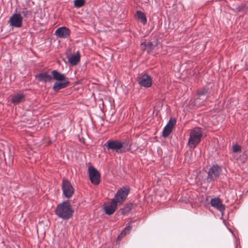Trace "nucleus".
I'll use <instances>...</instances> for the list:
<instances>
[{
    "instance_id": "27",
    "label": "nucleus",
    "mask_w": 248,
    "mask_h": 248,
    "mask_svg": "<svg viewBox=\"0 0 248 248\" xmlns=\"http://www.w3.org/2000/svg\"><path fill=\"white\" fill-rule=\"evenodd\" d=\"M207 92L208 90L207 89H202V90L198 91V95L199 97H201L202 96L206 95Z\"/></svg>"
},
{
    "instance_id": "16",
    "label": "nucleus",
    "mask_w": 248,
    "mask_h": 248,
    "mask_svg": "<svg viewBox=\"0 0 248 248\" xmlns=\"http://www.w3.org/2000/svg\"><path fill=\"white\" fill-rule=\"evenodd\" d=\"M52 78L57 80V81H63L65 80H68L67 78H65V75L61 73L56 70H54L51 72Z\"/></svg>"
},
{
    "instance_id": "6",
    "label": "nucleus",
    "mask_w": 248,
    "mask_h": 248,
    "mask_svg": "<svg viewBox=\"0 0 248 248\" xmlns=\"http://www.w3.org/2000/svg\"><path fill=\"white\" fill-rule=\"evenodd\" d=\"M137 81L138 84L142 87L145 88L150 87L153 83L151 77L146 74H140L137 77Z\"/></svg>"
},
{
    "instance_id": "25",
    "label": "nucleus",
    "mask_w": 248,
    "mask_h": 248,
    "mask_svg": "<svg viewBox=\"0 0 248 248\" xmlns=\"http://www.w3.org/2000/svg\"><path fill=\"white\" fill-rule=\"evenodd\" d=\"M85 3L84 0H75L74 4L75 7L80 8L84 5Z\"/></svg>"
},
{
    "instance_id": "17",
    "label": "nucleus",
    "mask_w": 248,
    "mask_h": 248,
    "mask_svg": "<svg viewBox=\"0 0 248 248\" xmlns=\"http://www.w3.org/2000/svg\"><path fill=\"white\" fill-rule=\"evenodd\" d=\"M24 95L23 93H17L12 98V102L14 104H18L23 99Z\"/></svg>"
},
{
    "instance_id": "15",
    "label": "nucleus",
    "mask_w": 248,
    "mask_h": 248,
    "mask_svg": "<svg viewBox=\"0 0 248 248\" xmlns=\"http://www.w3.org/2000/svg\"><path fill=\"white\" fill-rule=\"evenodd\" d=\"M80 54L79 51H77L76 53L67 56L68 62L72 65H77L80 61Z\"/></svg>"
},
{
    "instance_id": "14",
    "label": "nucleus",
    "mask_w": 248,
    "mask_h": 248,
    "mask_svg": "<svg viewBox=\"0 0 248 248\" xmlns=\"http://www.w3.org/2000/svg\"><path fill=\"white\" fill-rule=\"evenodd\" d=\"M69 84L68 80L63 81H56L54 83L53 86V90L57 92L60 90L65 88Z\"/></svg>"
},
{
    "instance_id": "11",
    "label": "nucleus",
    "mask_w": 248,
    "mask_h": 248,
    "mask_svg": "<svg viewBox=\"0 0 248 248\" xmlns=\"http://www.w3.org/2000/svg\"><path fill=\"white\" fill-rule=\"evenodd\" d=\"M210 204L212 206L219 210L221 213H223L225 209V207L222 204V202L218 198H214L212 199L210 202Z\"/></svg>"
},
{
    "instance_id": "23",
    "label": "nucleus",
    "mask_w": 248,
    "mask_h": 248,
    "mask_svg": "<svg viewBox=\"0 0 248 248\" xmlns=\"http://www.w3.org/2000/svg\"><path fill=\"white\" fill-rule=\"evenodd\" d=\"M242 149L241 146L236 143H233L232 145V153H238L241 152Z\"/></svg>"
},
{
    "instance_id": "12",
    "label": "nucleus",
    "mask_w": 248,
    "mask_h": 248,
    "mask_svg": "<svg viewBox=\"0 0 248 248\" xmlns=\"http://www.w3.org/2000/svg\"><path fill=\"white\" fill-rule=\"evenodd\" d=\"M35 78L38 81L45 83L50 82L52 79L51 75L46 72L37 74L35 75Z\"/></svg>"
},
{
    "instance_id": "13",
    "label": "nucleus",
    "mask_w": 248,
    "mask_h": 248,
    "mask_svg": "<svg viewBox=\"0 0 248 248\" xmlns=\"http://www.w3.org/2000/svg\"><path fill=\"white\" fill-rule=\"evenodd\" d=\"M118 205L115 201L112 200L109 204L104 206L105 213L108 215H112L116 211Z\"/></svg>"
},
{
    "instance_id": "1",
    "label": "nucleus",
    "mask_w": 248,
    "mask_h": 248,
    "mask_svg": "<svg viewBox=\"0 0 248 248\" xmlns=\"http://www.w3.org/2000/svg\"><path fill=\"white\" fill-rule=\"evenodd\" d=\"M56 215L63 220H68L73 217L74 211L68 201L58 204L55 209Z\"/></svg>"
},
{
    "instance_id": "5",
    "label": "nucleus",
    "mask_w": 248,
    "mask_h": 248,
    "mask_svg": "<svg viewBox=\"0 0 248 248\" xmlns=\"http://www.w3.org/2000/svg\"><path fill=\"white\" fill-rule=\"evenodd\" d=\"M222 172V169L218 165H213L208 172L207 182L210 183L216 181L219 177Z\"/></svg>"
},
{
    "instance_id": "7",
    "label": "nucleus",
    "mask_w": 248,
    "mask_h": 248,
    "mask_svg": "<svg viewBox=\"0 0 248 248\" xmlns=\"http://www.w3.org/2000/svg\"><path fill=\"white\" fill-rule=\"evenodd\" d=\"M62 190L63 194L67 199L70 198L74 193V188L70 182L66 180H62Z\"/></svg>"
},
{
    "instance_id": "10",
    "label": "nucleus",
    "mask_w": 248,
    "mask_h": 248,
    "mask_svg": "<svg viewBox=\"0 0 248 248\" xmlns=\"http://www.w3.org/2000/svg\"><path fill=\"white\" fill-rule=\"evenodd\" d=\"M71 32V31L68 28L63 26L56 30L55 35L60 38H66L70 36Z\"/></svg>"
},
{
    "instance_id": "4",
    "label": "nucleus",
    "mask_w": 248,
    "mask_h": 248,
    "mask_svg": "<svg viewBox=\"0 0 248 248\" xmlns=\"http://www.w3.org/2000/svg\"><path fill=\"white\" fill-rule=\"evenodd\" d=\"M129 192V189L127 187H123L119 189L112 199L118 205L122 204L126 200Z\"/></svg>"
},
{
    "instance_id": "26",
    "label": "nucleus",
    "mask_w": 248,
    "mask_h": 248,
    "mask_svg": "<svg viewBox=\"0 0 248 248\" xmlns=\"http://www.w3.org/2000/svg\"><path fill=\"white\" fill-rule=\"evenodd\" d=\"M18 13H20L21 15H22L24 17H28L31 14V12L30 11L27 10L25 9L20 11Z\"/></svg>"
},
{
    "instance_id": "22",
    "label": "nucleus",
    "mask_w": 248,
    "mask_h": 248,
    "mask_svg": "<svg viewBox=\"0 0 248 248\" xmlns=\"http://www.w3.org/2000/svg\"><path fill=\"white\" fill-rule=\"evenodd\" d=\"M132 229V227L130 226H128L126 227L121 233L119 235V237H123L126 235L127 234L129 233L130 231Z\"/></svg>"
},
{
    "instance_id": "21",
    "label": "nucleus",
    "mask_w": 248,
    "mask_h": 248,
    "mask_svg": "<svg viewBox=\"0 0 248 248\" xmlns=\"http://www.w3.org/2000/svg\"><path fill=\"white\" fill-rule=\"evenodd\" d=\"M172 130V129L169 127L168 125H166L162 132L163 137L164 138L167 137L170 134Z\"/></svg>"
},
{
    "instance_id": "20",
    "label": "nucleus",
    "mask_w": 248,
    "mask_h": 248,
    "mask_svg": "<svg viewBox=\"0 0 248 248\" xmlns=\"http://www.w3.org/2000/svg\"><path fill=\"white\" fill-rule=\"evenodd\" d=\"M132 205L130 203L126 205L121 210V214L125 215L128 213L131 210Z\"/></svg>"
},
{
    "instance_id": "8",
    "label": "nucleus",
    "mask_w": 248,
    "mask_h": 248,
    "mask_svg": "<svg viewBox=\"0 0 248 248\" xmlns=\"http://www.w3.org/2000/svg\"><path fill=\"white\" fill-rule=\"evenodd\" d=\"M23 17L20 13H15L9 18V23L10 26L15 28H20L22 25Z\"/></svg>"
},
{
    "instance_id": "9",
    "label": "nucleus",
    "mask_w": 248,
    "mask_h": 248,
    "mask_svg": "<svg viewBox=\"0 0 248 248\" xmlns=\"http://www.w3.org/2000/svg\"><path fill=\"white\" fill-rule=\"evenodd\" d=\"M88 172L91 183L94 185L99 184L100 181V175L97 170L93 167L90 166L88 168Z\"/></svg>"
},
{
    "instance_id": "24",
    "label": "nucleus",
    "mask_w": 248,
    "mask_h": 248,
    "mask_svg": "<svg viewBox=\"0 0 248 248\" xmlns=\"http://www.w3.org/2000/svg\"><path fill=\"white\" fill-rule=\"evenodd\" d=\"M232 157L235 160H241L243 162H245L246 159V157H244V155H238L237 153H232Z\"/></svg>"
},
{
    "instance_id": "3",
    "label": "nucleus",
    "mask_w": 248,
    "mask_h": 248,
    "mask_svg": "<svg viewBox=\"0 0 248 248\" xmlns=\"http://www.w3.org/2000/svg\"><path fill=\"white\" fill-rule=\"evenodd\" d=\"M202 135L201 128L195 127L190 133L188 145L190 148L194 149L200 142Z\"/></svg>"
},
{
    "instance_id": "19",
    "label": "nucleus",
    "mask_w": 248,
    "mask_h": 248,
    "mask_svg": "<svg viewBox=\"0 0 248 248\" xmlns=\"http://www.w3.org/2000/svg\"><path fill=\"white\" fill-rule=\"evenodd\" d=\"M136 16L140 20L141 23H142L143 25H145L147 22V19L144 14L140 11H138L136 12Z\"/></svg>"
},
{
    "instance_id": "2",
    "label": "nucleus",
    "mask_w": 248,
    "mask_h": 248,
    "mask_svg": "<svg viewBox=\"0 0 248 248\" xmlns=\"http://www.w3.org/2000/svg\"><path fill=\"white\" fill-rule=\"evenodd\" d=\"M108 150H112L117 153L129 151L131 144L127 141L121 142L118 140H108L104 144Z\"/></svg>"
},
{
    "instance_id": "28",
    "label": "nucleus",
    "mask_w": 248,
    "mask_h": 248,
    "mask_svg": "<svg viewBox=\"0 0 248 248\" xmlns=\"http://www.w3.org/2000/svg\"><path fill=\"white\" fill-rule=\"evenodd\" d=\"M175 124L176 120L175 119H170L166 125H168L169 127L171 128L172 129Z\"/></svg>"
},
{
    "instance_id": "18",
    "label": "nucleus",
    "mask_w": 248,
    "mask_h": 248,
    "mask_svg": "<svg viewBox=\"0 0 248 248\" xmlns=\"http://www.w3.org/2000/svg\"><path fill=\"white\" fill-rule=\"evenodd\" d=\"M141 47L142 49H146L148 52H149L155 48V46L152 42H148L147 43L145 42L141 43Z\"/></svg>"
}]
</instances>
